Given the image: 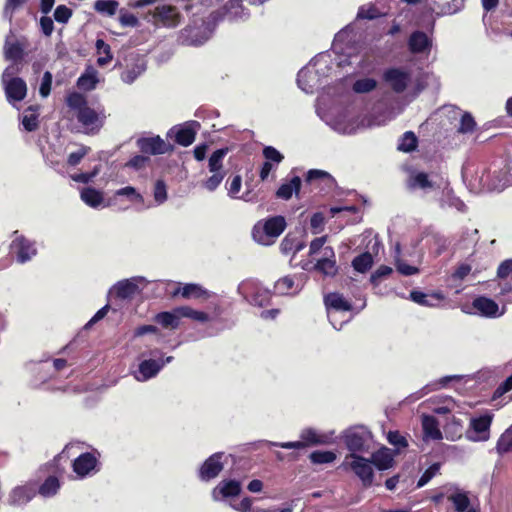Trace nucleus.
<instances>
[{"label": "nucleus", "instance_id": "f257e3e1", "mask_svg": "<svg viewBox=\"0 0 512 512\" xmlns=\"http://www.w3.org/2000/svg\"><path fill=\"white\" fill-rule=\"evenodd\" d=\"M66 104L76 111L77 121L91 132H98L104 124V115L88 106L86 97L79 92H71L66 97Z\"/></svg>", "mask_w": 512, "mask_h": 512}, {"label": "nucleus", "instance_id": "f03ea898", "mask_svg": "<svg viewBox=\"0 0 512 512\" xmlns=\"http://www.w3.org/2000/svg\"><path fill=\"white\" fill-rule=\"evenodd\" d=\"M182 318H190L198 322H206L209 315L203 311H197L189 306H181L172 311H163L153 317V321L164 329L176 330L180 326Z\"/></svg>", "mask_w": 512, "mask_h": 512}, {"label": "nucleus", "instance_id": "7ed1b4c3", "mask_svg": "<svg viewBox=\"0 0 512 512\" xmlns=\"http://www.w3.org/2000/svg\"><path fill=\"white\" fill-rule=\"evenodd\" d=\"M287 226L283 216L277 215L257 222L252 229L253 239L261 245H271Z\"/></svg>", "mask_w": 512, "mask_h": 512}, {"label": "nucleus", "instance_id": "20e7f679", "mask_svg": "<svg viewBox=\"0 0 512 512\" xmlns=\"http://www.w3.org/2000/svg\"><path fill=\"white\" fill-rule=\"evenodd\" d=\"M339 468L345 471H353L364 487L372 486L374 472L369 459L359 454L349 453L345 456Z\"/></svg>", "mask_w": 512, "mask_h": 512}, {"label": "nucleus", "instance_id": "39448f33", "mask_svg": "<svg viewBox=\"0 0 512 512\" xmlns=\"http://www.w3.org/2000/svg\"><path fill=\"white\" fill-rule=\"evenodd\" d=\"M17 73L18 68L9 66L2 74L4 91L9 103L20 102L27 95V84L22 78L15 76Z\"/></svg>", "mask_w": 512, "mask_h": 512}, {"label": "nucleus", "instance_id": "423d86ee", "mask_svg": "<svg viewBox=\"0 0 512 512\" xmlns=\"http://www.w3.org/2000/svg\"><path fill=\"white\" fill-rule=\"evenodd\" d=\"M371 433L364 426H352L344 430L341 439L350 453L358 454L367 450Z\"/></svg>", "mask_w": 512, "mask_h": 512}, {"label": "nucleus", "instance_id": "0eeeda50", "mask_svg": "<svg viewBox=\"0 0 512 512\" xmlns=\"http://www.w3.org/2000/svg\"><path fill=\"white\" fill-rule=\"evenodd\" d=\"M382 81L394 93L402 94L410 85L411 73L402 67H389L383 71Z\"/></svg>", "mask_w": 512, "mask_h": 512}, {"label": "nucleus", "instance_id": "6e6552de", "mask_svg": "<svg viewBox=\"0 0 512 512\" xmlns=\"http://www.w3.org/2000/svg\"><path fill=\"white\" fill-rule=\"evenodd\" d=\"M245 299L252 305L264 307L271 300V293L268 289L261 287L254 281H247L240 286Z\"/></svg>", "mask_w": 512, "mask_h": 512}, {"label": "nucleus", "instance_id": "1a4fd4ad", "mask_svg": "<svg viewBox=\"0 0 512 512\" xmlns=\"http://www.w3.org/2000/svg\"><path fill=\"white\" fill-rule=\"evenodd\" d=\"M136 145L142 154L161 155L173 150V146L166 143L159 135L153 137H141Z\"/></svg>", "mask_w": 512, "mask_h": 512}, {"label": "nucleus", "instance_id": "9d476101", "mask_svg": "<svg viewBox=\"0 0 512 512\" xmlns=\"http://www.w3.org/2000/svg\"><path fill=\"white\" fill-rule=\"evenodd\" d=\"M153 19L157 24L164 27H176L180 23L181 15L177 8L172 5H159L153 11Z\"/></svg>", "mask_w": 512, "mask_h": 512}, {"label": "nucleus", "instance_id": "9b49d317", "mask_svg": "<svg viewBox=\"0 0 512 512\" xmlns=\"http://www.w3.org/2000/svg\"><path fill=\"white\" fill-rule=\"evenodd\" d=\"M323 436L319 435L314 429H304L300 434V440L294 442L277 443L276 445L284 449H304L309 446L325 444Z\"/></svg>", "mask_w": 512, "mask_h": 512}, {"label": "nucleus", "instance_id": "f8f14e48", "mask_svg": "<svg viewBox=\"0 0 512 512\" xmlns=\"http://www.w3.org/2000/svg\"><path fill=\"white\" fill-rule=\"evenodd\" d=\"M37 495V482L28 481L24 485L15 487L9 496L10 504L23 506L29 503Z\"/></svg>", "mask_w": 512, "mask_h": 512}, {"label": "nucleus", "instance_id": "ddd939ff", "mask_svg": "<svg viewBox=\"0 0 512 512\" xmlns=\"http://www.w3.org/2000/svg\"><path fill=\"white\" fill-rule=\"evenodd\" d=\"M492 417L488 414L473 418L470 422L472 431H468V438L473 441H486L489 439V429Z\"/></svg>", "mask_w": 512, "mask_h": 512}, {"label": "nucleus", "instance_id": "4468645a", "mask_svg": "<svg viewBox=\"0 0 512 512\" xmlns=\"http://www.w3.org/2000/svg\"><path fill=\"white\" fill-rule=\"evenodd\" d=\"M11 251L16 255L19 263L27 262L37 253L34 242L22 235L12 241Z\"/></svg>", "mask_w": 512, "mask_h": 512}, {"label": "nucleus", "instance_id": "2eb2a0df", "mask_svg": "<svg viewBox=\"0 0 512 512\" xmlns=\"http://www.w3.org/2000/svg\"><path fill=\"white\" fill-rule=\"evenodd\" d=\"M223 453L218 452L207 458L199 470V477L203 481H209L219 475L223 469L221 462Z\"/></svg>", "mask_w": 512, "mask_h": 512}, {"label": "nucleus", "instance_id": "dca6fc26", "mask_svg": "<svg viewBox=\"0 0 512 512\" xmlns=\"http://www.w3.org/2000/svg\"><path fill=\"white\" fill-rule=\"evenodd\" d=\"M97 464V457L91 452H85L74 459L72 468L77 476L84 478L96 469Z\"/></svg>", "mask_w": 512, "mask_h": 512}, {"label": "nucleus", "instance_id": "f3484780", "mask_svg": "<svg viewBox=\"0 0 512 512\" xmlns=\"http://www.w3.org/2000/svg\"><path fill=\"white\" fill-rule=\"evenodd\" d=\"M137 278H130L118 281L113 286V294L116 298L121 300L132 299L135 295L141 292L138 286Z\"/></svg>", "mask_w": 512, "mask_h": 512}, {"label": "nucleus", "instance_id": "a211bd4d", "mask_svg": "<svg viewBox=\"0 0 512 512\" xmlns=\"http://www.w3.org/2000/svg\"><path fill=\"white\" fill-rule=\"evenodd\" d=\"M395 456L396 454L391 449L382 446L371 454V458L369 460L378 470L384 471L394 466Z\"/></svg>", "mask_w": 512, "mask_h": 512}, {"label": "nucleus", "instance_id": "6ab92c4d", "mask_svg": "<svg viewBox=\"0 0 512 512\" xmlns=\"http://www.w3.org/2000/svg\"><path fill=\"white\" fill-rule=\"evenodd\" d=\"M432 47V40L423 31L417 30L410 34L408 49L412 54L429 52Z\"/></svg>", "mask_w": 512, "mask_h": 512}, {"label": "nucleus", "instance_id": "aec40b11", "mask_svg": "<svg viewBox=\"0 0 512 512\" xmlns=\"http://www.w3.org/2000/svg\"><path fill=\"white\" fill-rule=\"evenodd\" d=\"M199 127L200 124L197 121L187 122L177 130L175 134V142L184 147L191 145L195 141L197 128Z\"/></svg>", "mask_w": 512, "mask_h": 512}, {"label": "nucleus", "instance_id": "412c9836", "mask_svg": "<svg viewBox=\"0 0 512 512\" xmlns=\"http://www.w3.org/2000/svg\"><path fill=\"white\" fill-rule=\"evenodd\" d=\"M300 277L296 275H287L278 279L274 284V293L277 295H290L295 294L301 290L299 282Z\"/></svg>", "mask_w": 512, "mask_h": 512}, {"label": "nucleus", "instance_id": "4be33fe9", "mask_svg": "<svg viewBox=\"0 0 512 512\" xmlns=\"http://www.w3.org/2000/svg\"><path fill=\"white\" fill-rule=\"evenodd\" d=\"M173 359L172 356L167 357L166 361L162 359H148L143 360L139 364V373L142 375V380H148L155 377L159 371L164 367L166 362H170Z\"/></svg>", "mask_w": 512, "mask_h": 512}, {"label": "nucleus", "instance_id": "5701e85b", "mask_svg": "<svg viewBox=\"0 0 512 512\" xmlns=\"http://www.w3.org/2000/svg\"><path fill=\"white\" fill-rule=\"evenodd\" d=\"M172 297L181 295L185 299H206L208 298L207 291L199 284L188 283L184 286H178L172 293Z\"/></svg>", "mask_w": 512, "mask_h": 512}, {"label": "nucleus", "instance_id": "b1692460", "mask_svg": "<svg viewBox=\"0 0 512 512\" xmlns=\"http://www.w3.org/2000/svg\"><path fill=\"white\" fill-rule=\"evenodd\" d=\"M407 187L411 190L421 189L424 191L436 188L435 183L430 180L428 173L423 171L412 173L407 180Z\"/></svg>", "mask_w": 512, "mask_h": 512}, {"label": "nucleus", "instance_id": "393cba45", "mask_svg": "<svg viewBox=\"0 0 512 512\" xmlns=\"http://www.w3.org/2000/svg\"><path fill=\"white\" fill-rule=\"evenodd\" d=\"M241 492V483L238 480H222L213 490L216 498L219 494L222 498L235 497Z\"/></svg>", "mask_w": 512, "mask_h": 512}, {"label": "nucleus", "instance_id": "a878e982", "mask_svg": "<svg viewBox=\"0 0 512 512\" xmlns=\"http://www.w3.org/2000/svg\"><path fill=\"white\" fill-rule=\"evenodd\" d=\"M410 298L421 306L435 307L444 299V296L441 293L426 294L422 291L413 290L410 292Z\"/></svg>", "mask_w": 512, "mask_h": 512}, {"label": "nucleus", "instance_id": "bb28decb", "mask_svg": "<svg viewBox=\"0 0 512 512\" xmlns=\"http://www.w3.org/2000/svg\"><path fill=\"white\" fill-rule=\"evenodd\" d=\"M473 307L477 309L481 315L486 317H495L498 315V304L485 296H479L473 300Z\"/></svg>", "mask_w": 512, "mask_h": 512}, {"label": "nucleus", "instance_id": "cd10ccee", "mask_svg": "<svg viewBox=\"0 0 512 512\" xmlns=\"http://www.w3.org/2000/svg\"><path fill=\"white\" fill-rule=\"evenodd\" d=\"M61 487L60 480L57 476L50 475L40 485L37 484V494L44 498L55 496Z\"/></svg>", "mask_w": 512, "mask_h": 512}, {"label": "nucleus", "instance_id": "c85d7f7f", "mask_svg": "<svg viewBox=\"0 0 512 512\" xmlns=\"http://www.w3.org/2000/svg\"><path fill=\"white\" fill-rule=\"evenodd\" d=\"M301 178L299 176H294L291 178V180L287 183H283L276 191V197L283 199V200H289L293 193L298 195L300 188H301Z\"/></svg>", "mask_w": 512, "mask_h": 512}, {"label": "nucleus", "instance_id": "c756f323", "mask_svg": "<svg viewBox=\"0 0 512 512\" xmlns=\"http://www.w3.org/2000/svg\"><path fill=\"white\" fill-rule=\"evenodd\" d=\"M325 305L328 309L335 311H350L352 305L340 293L331 292L324 298Z\"/></svg>", "mask_w": 512, "mask_h": 512}, {"label": "nucleus", "instance_id": "7c9ffc66", "mask_svg": "<svg viewBox=\"0 0 512 512\" xmlns=\"http://www.w3.org/2000/svg\"><path fill=\"white\" fill-rule=\"evenodd\" d=\"M229 151L230 149L228 147H223L215 150L210 155L208 160V169L210 172L226 173L223 167V160Z\"/></svg>", "mask_w": 512, "mask_h": 512}, {"label": "nucleus", "instance_id": "2f4dec72", "mask_svg": "<svg viewBox=\"0 0 512 512\" xmlns=\"http://www.w3.org/2000/svg\"><path fill=\"white\" fill-rule=\"evenodd\" d=\"M200 29L187 26L181 30L179 40L181 44L187 46H199L203 41L199 38Z\"/></svg>", "mask_w": 512, "mask_h": 512}, {"label": "nucleus", "instance_id": "473e14b6", "mask_svg": "<svg viewBox=\"0 0 512 512\" xmlns=\"http://www.w3.org/2000/svg\"><path fill=\"white\" fill-rule=\"evenodd\" d=\"M80 196L82 201L92 208H97L103 202L102 192L93 187L83 188Z\"/></svg>", "mask_w": 512, "mask_h": 512}, {"label": "nucleus", "instance_id": "72a5a7b5", "mask_svg": "<svg viewBox=\"0 0 512 512\" xmlns=\"http://www.w3.org/2000/svg\"><path fill=\"white\" fill-rule=\"evenodd\" d=\"M314 270L324 276L334 277L338 273L336 259H317Z\"/></svg>", "mask_w": 512, "mask_h": 512}, {"label": "nucleus", "instance_id": "f704fd0d", "mask_svg": "<svg viewBox=\"0 0 512 512\" xmlns=\"http://www.w3.org/2000/svg\"><path fill=\"white\" fill-rule=\"evenodd\" d=\"M423 431L426 436L434 439H442V433L438 428V421L434 416H425L422 422Z\"/></svg>", "mask_w": 512, "mask_h": 512}, {"label": "nucleus", "instance_id": "c9c22d12", "mask_svg": "<svg viewBox=\"0 0 512 512\" xmlns=\"http://www.w3.org/2000/svg\"><path fill=\"white\" fill-rule=\"evenodd\" d=\"M448 501H450L456 512H466L469 509L470 506V499L465 492H456L453 494H450L447 497Z\"/></svg>", "mask_w": 512, "mask_h": 512}, {"label": "nucleus", "instance_id": "e433bc0d", "mask_svg": "<svg viewBox=\"0 0 512 512\" xmlns=\"http://www.w3.org/2000/svg\"><path fill=\"white\" fill-rule=\"evenodd\" d=\"M387 441L390 445H392L395 448V450L392 451L396 455H398L401 450L409 446L407 438L404 435H402L398 430L389 431L387 433Z\"/></svg>", "mask_w": 512, "mask_h": 512}, {"label": "nucleus", "instance_id": "4c0bfd02", "mask_svg": "<svg viewBox=\"0 0 512 512\" xmlns=\"http://www.w3.org/2000/svg\"><path fill=\"white\" fill-rule=\"evenodd\" d=\"M4 55L6 60L20 62L24 57V48L19 42H6L4 46Z\"/></svg>", "mask_w": 512, "mask_h": 512}, {"label": "nucleus", "instance_id": "58836bf2", "mask_svg": "<svg viewBox=\"0 0 512 512\" xmlns=\"http://www.w3.org/2000/svg\"><path fill=\"white\" fill-rule=\"evenodd\" d=\"M373 264L372 255L369 252H364L356 256L352 261V267L359 273L367 272Z\"/></svg>", "mask_w": 512, "mask_h": 512}, {"label": "nucleus", "instance_id": "ea45409f", "mask_svg": "<svg viewBox=\"0 0 512 512\" xmlns=\"http://www.w3.org/2000/svg\"><path fill=\"white\" fill-rule=\"evenodd\" d=\"M97 83H98V78H97L96 71L84 73L77 80L78 88L85 90V91H91V90L95 89Z\"/></svg>", "mask_w": 512, "mask_h": 512}, {"label": "nucleus", "instance_id": "a19ab883", "mask_svg": "<svg viewBox=\"0 0 512 512\" xmlns=\"http://www.w3.org/2000/svg\"><path fill=\"white\" fill-rule=\"evenodd\" d=\"M417 145L418 139L415 133L412 131H407L401 137L398 150L403 152H412L417 148Z\"/></svg>", "mask_w": 512, "mask_h": 512}, {"label": "nucleus", "instance_id": "79ce46f5", "mask_svg": "<svg viewBox=\"0 0 512 512\" xmlns=\"http://www.w3.org/2000/svg\"><path fill=\"white\" fill-rule=\"evenodd\" d=\"M336 453L333 451L316 450L310 453L309 459L312 464H328L336 460Z\"/></svg>", "mask_w": 512, "mask_h": 512}, {"label": "nucleus", "instance_id": "37998d69", "mask_svg": "<svg viewBox=\"0 0 512 512\" xmlns=\"http://www.w3.org/2000/svg\"><path fill=\"white\" fill-rule=\"evenodd\" d=\"M496 449L500 455L512 452V426L500 436Z\"/></svg>", "mask_w": 512, "mask_h": 512}, {"label": "nucleus", "instance_id": "c03bdc74", "mask_svg": "<svg viewBox=\"0 0 512 512\" xmlns=\"http://www.w3.org/2000/svg\"><path fill=\"white\" fill-rule=\"evenodd\" d=\"M377 86V81L373 78L358 79L353 84V90L356 93H368L374 90Z\"/></svg>", "mask_w": 512, "mask_h": 512}, {"label": "nucleus", "instance_id": "a18cd8bd", "mask_svg": "<svg viewBox=\"0 0 512 512\" xmlns=\"http://www.w3.org/2000/svg\"><path fill=\"white\" fill-rule=\"evenodd\" d=\"M118 5V2L115 0H98L95 3V9L98 12L106 13L109 16H112L116 13Z\"/></svg>", "mask_w": 512, "mask_h": 512}, {"label": "nucleus", "instance_id": "49530a36", "mask_svg": "<svg viewBox=\"0 0 512 512\" xmlns=\"http://www.w3.org/2000/svg\"><path fill=\"white\" fill-rule=\"evenodd\" d=\"M476 128V122L469 112H465L460 119L458 132L462 134L472 133Z\"/></svg>", "mask_w": 512, "mask_h": 512}, {"label": "nucleus", "instance_id": "de8ad7c7", "mask_svg": "<svg viewBox=\"0 0 512 512\" xmlns=\"http://www.w3.org/2000/svg\"><path fill=\"white\" fill-rule=\"evenodd\" d=\"M212 175L203 182V187L208 191H215L223 181L226 173L211 172Z\"/></svg>", "mask_w": 512, "mask_h": 512}, {"label": "nucleus", "instance_id": "09e8293b", "mask_svg": "<svg viewBox=\"0 0 512 512\" xmlns=\"http://www.w3.org/2000/svg\"><path fill=\"white\" fill-rule=\"evenodd\" d=\"M26 0H6L4 8H3V16L12 22L14 17V12L18 8H20Z\"/></svg>", "mask_w": 512, "mask_h": 512}, {"label": "nucleus", "instance_id": "8fccbe9b", "mask_svg": "<svg viewBox=\"0 0 512 512\" xmlns=\"http://www.w3.org/2000/svg\"><path fill=\"white\" fill-rule=\"evenodd\" d=\"M440 470V464L439 463H433L430 465L421 475L417 482V487L421 488L425 486Z\"/></svg>", "mask_w": 512, "mask_h": 512}, {"label": "nucleus", "instance_id": "3c124183", "mask_svg": "<svg viewBox=\"0 0 512 512\" xmlns=\"http://www.w3.org/2000/svg\"><path fill=\"white\" fill-rule=\"evenodd\" d=\"M325 217L322 212L314 213L310 218V228L313 234H319L324 230Z\"/></svg>", "mask_w": 512, "mask_h": 512}, {"label": "nucleus", "instance_id": "603ef678", "mask_svg": "<svg viewBox=\"0 0 512 512\" xmlns=\"http://www.w3.org/2000/svg\"><path fill=\"white\" fill-rule=\"evenodd\" d=\"M380 16V11L373 5H370L368 7L361 6L357 13V18L367 20H374L379 18Z\"/></svg>", "mask_w": 512, "mask_h": 512}, {"label": "nucleus", "instance_id": "864d4df0", "mask_svg": "<svg viewBox=\"0 0 512 512\" xmlns=\"http://www.w3.org/2000/svg\"><path fill=\"white\" fill-rule=\"evenodd\" d=\"M73 11L66 5H58L54 11V19L58 23H67L72 17Z\"/></svg>", "mask_w": 512, "mask_h": 512}, {"label": "nucleus", "instance_id": "5fc2aeb1", "mask_svg": "<svg viewBox=\"0 0 512 512\" xmlns=\"http://www.w3.org/2000/svg\"><path fill=\"white\" fill-rule=\"evenodd\" d=\"M154 199L158 204H162L167 200V187L165 182L161 179L155 182Z\"/></svg>", "mask_w": 512, "mask_h": 512}, {"label": "nucleus", "instance_id": "6e6d98bb", "mask_svg": "<svg viewBox=\"0 0 512 512\" xmlns=\"http://www.w3.org/2000/svg\"><path fill=\"white\" fill-rule=\"evenodd\" d=\"M263 156L266 159V161L274 162L276 164H279L283 161L284 156L281 154L275 147L273 146H266L264 147Z\"/></svg>", "mask_w": 512, "mask_h": 512}, {"label": "nucleus", "instance_id": "4d7b16f0", "mask_svg": "<svg viewBox=\"0 0 512 512\" xmlns=\"http://www.w3.org/2000/svg\"><path fill=\"white\" fill-rule=\"evenodd\" d=\"M149 162L150 157L147 156L146 154L135 155L126 163V166L136 170H140L146 167Z\"/></svg>", "mask_w": 512, "mask_h": 512}, {"label": "nucleus", "instance_id": "13d9d810", "mask_svg": "<svg viewBox=\"0 0 512 512\" xmlns=\"http://www.w3.org/2000/svg\"><path fill=\"white\" fill-rule=\"evenodd\" d=\"M89 151H90V147L81 146V148L79 150L69 154L67 163L70 166L78 165L82 161V159L89 153Z\"/></svg>", "mask_w": 512, "mask_h": 512}, {"label": "nucleus", "instance_id": "bf43d9fd", "mask_svg": "<svg viewBox=\"0 0 512 512\" xmlns=\"http://www.w3.org/2000/svg\"><path fill=\"white\" fill-rule=\"evenodd\" d=\"M392 272L391 267L381 265L371 274L370 281L373 285H377L382 278L389 276Z\"/></svg>", "mask_w": 512, "mask_h": 512}, {"label": "nucleus", "instance_id": "052dcab7", "mask_svg": "<svg viewBox=\"0 0 512 512\" xmlns=\"http://www.w3.org/2000/svg\"><path fill=\"white\" fill-rule=\"evenodd\" d=\"M461 8V3L458 0H452L451 2H446L445 4L439 6V11L436 12L438 16L442 15H450L459 11Z\"/></svg>", "mask_w": 512, "mask_h": 512}, {"label": "nucleus", "instance_id": "680f3d73", "mask_svg": "<svg viewBox=\"0 0 512 512\" xmlns=\"http://www.w3.org/2000/svg\"><path fill=\"white\" fill-rule=\"evenodd\" d=\"M52 74L49 71H46L43 74L42 81L39 88V93L43 98H46L49 96L51 92V86H52Z\"/></svg>", "mask_w": 512, "mask_h": 512}, {"label": "nucleus", "instance_id": "e2e57ef3", "mask_svg": "<svg viewBox=\"0 0 512 512\" xmlns=\"http://www.w3.org/2000/svg\"><path fill=\"white\" fill-rule=\"evenodd\" d=\"M327 240H328L327 235L313 239L309 246V255L313 256V255L317 254L318 252H320L325 247L324 245L327 242Z\"/></svg>", "mask_w": 512, "mask_h": 512}, {"label": "nucleus", "instance_id": "0e129e2a", "mask_svg": "<svg viewBox=\"0 0 512 512\" xmlns=\"http://www.w3.org/2000/svg\"><path fill=\"white\" fill-rule=\"evenodd\" d=\"M241 186H242V178L240 175H235L230 183H229V186L227 188L228 190V195L231 197V198H237V195L238 193L240 192L241 190Z\"/></svg>", "mask_w": 512, "mask_h": 512}, {"label": "nucleus", "instance_id": "69168bd1", "mask_svg": "<svg viewBox=\"0 0 512 512\" xmlns=\"http://www.w3.org/2000/svg\"><path fill=\"white\" fill-rule=\"evenodd\" d=\"M318 179L330 180V179H332V177L328 172L323 171V170L311 169L307 172L306 179H305L306 182L311 183L314 180H318Z\"/></svg>", "mask_w": 512, "mask_h": 512}, {"label": "nucleus", "instance_id": "338daca9", "mask_svg": "<svg viewBox=\"0 0 512 512\" xmlns=\"http://www.w3.org/2000/svg\"><path fill=\"white\" fill-rule=\"evenodd\" d=\"M512 390V374L507 377L494 391V398H499Z\"/></svg>", "mask_w": 512, "mask_h": 512}, {"label": "nucleus", "instance_id": "774afa93", "mask_svg": "<svg viewBox=\"0 0 512 512\" xmlns=\"http://www.w3.org/2000/svg\"><path fill=\"white\" fill-rule=\"evenodd\" d=\"M512 273V259L504 260L497 269V277L504 279Z\"/></svg>", "mask_w": 512, "mask_h": 512}]
</instances>
